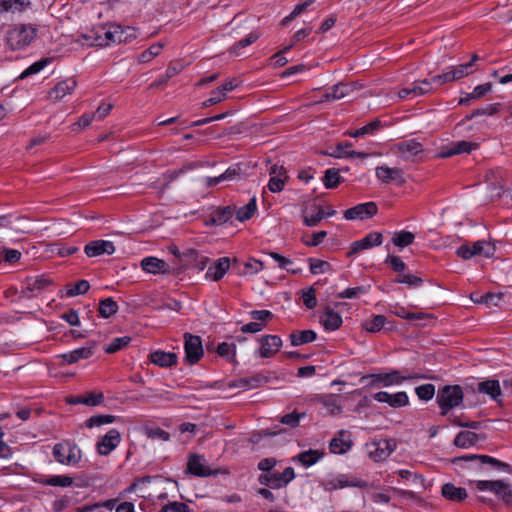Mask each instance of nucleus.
I'll return each mask as SVG.
<instances>
[{"label":"nucleus","mask_w":512,"mask_h":512,"mask_svg":"<svg viewBox=\"0 0 512 512\" xmlns=\"http://www.w3.org/2000/svg\"><path fill=\"white\" fill-rule=\"evenodd\" d=\"M323 454V452L318 450L310 449L308 451L301 452L295 459H297L303 466L309 467L318 462L322 458Z\"/></svg>","instance_id":"nucleus-41"},{"label":"nucleus","mask_w":512,"mask_h":512,"mask_svg":"<svg viewBox=\"0 0 512 512\" xmlns=\"http://www.w3.org/2000/svg\"><path fill=\"white\" fill-rule=\"evenodd\" d=\"M442 496L454 502H461L467 498V492L464 488L456 487L452 483H446L441 489Z\"/></svg>","instance_id":"nucleus-34"},{"label":"nucleus","mask_w":512,"mask_h":512,"mask_svg":"<svg viewBox=\"0 0 512 512\" xmlns=\"http://www.w3.org/2000/svg\"><path fill=\"white\" fill-rule=\"evenodd\" d=\"M309 268L310 272L312 274H324L329 271H331L332 267L331 264L327 261L316 259V258H309Z\"/></svg>","instance_id":"nucleus-49"},{"label":"nucleus","mask_w":512,"mask_h":512,"mask_svg":"<svg viewBox=\"0 0 512 512\" xmlns=\"http://www.w3.org/2000/svg\"><path fill=\"white\" fill-rule=\"evenodd\" d=\"M376 177L383 183L394 181L398 185L405 184L403 172L400 168H390L388 166H378L375 170Z\"/></svg>","instance_id":"nucleus-23"},{"label":"nucleus","mask_w":512,"mask_h":512,"mask_svg":"<svg viewBox=\"0 0 512 512\" xmlns=\"http://www.w3.org/2000/svg\"><path fill=\"white\" fill-rule=\"evenodd\" d=\"M178 357L173 352L155 351L150 354V361L160 367H171L177 364Z\"/></svg>","instance_id":"nucleus-32"},{"label":"nucleus","mask_w":512,"mask_h":512,"mask_svg":"<svg viewBox=\"0 0 512 512\" xmlns=\"http://www.w3.org/2000/svg\"><path fill=\"white\" fill-rule=\"evenodd\" d=\"M145 434L150 439H158L161 441H168L170 439L169 433L159 427L146 428Z\"/></svg>","instance_id":"nucleus-60"},{"label":"nucleus","mask_w":512,"mask_h":512,"mask_svg":"<svg viewBox=\"0 0 512 512\" xmlns=\"http://www.w3.org/2000/svg\"><path fill=\"white\" fill-rule=\"evenodd\" d=\"M315 0H306L303 3L296 5L293 11L282 20V25H287L291 20L296 18L298 15L303 13L310 5H312Z\"/></svg>","instance_id":"nucleus-58"},{"label":"nucleus","mask_w":512,"mask_h":512,"mask_svg":"<svg viewBox=\"0 0 512 512\" xmlns=\"http://www.w3.org/2000/svg\"><path fill=\"white\" fill-rule=\"evenodd\" d=\"M209 262V258L201 255L197 250L188 248L181 254V265L183 268L193 266L196 269L202 271L206 268Z\"/></svg>","instance_id":"nucleus-13"},{"label":"nucleus","mask_w":512,"mask_h":512,"mask_svg":"<svg viewBox=\"0 0 512 512\" xmlns=\"http://www.w3.org/2000/svg\"><path fill=\"white\" fill-rule=\"evenodd\" d=\"M90 46L105 47L112 44L113 25L98 26L83 34Z\"/></svg>","instance_id":"nucleus-9"},{"label":"nucleus","mask_w":512,"mask_h":512,"mask_svg":"<svg viewBox=\"0 0 512 512\" xmlns=\"http://www.w3.org/2000/svg\"><path fill=\"white\" fill-rule=\"evenodd\" d=\"M202 460L203 457L200 455H190L187 463V473L198 477H208L215 475L216 472L212 471L208 466H206Z\"/></svg>","instance_id":"nucleus-26"},{"label":"nucleus","mask_w":512,"mask_h":512,"mask_svg":"<svg viewBox=\"0 0 512 512\" xmlns=\"http://www.w3.org/2000/svg\"><path fill=\"white\" fill-rule=\"evenodd\" d=\"M496 247L492 242L479 240L472 243H465L457 248L456 254L458 257L468 260L474 256H483L491 258L494 256Z\"/></svg>","instance_id":"nucleus-5"},{"label":"nucleus","mask_w":512,"mask_h":512,"mask_svg":"<svg viewBox=\"0 0 512 512\" xmlns=\"http://www.w3.org/2000/svg\"><path fill=\"white\" fill-rule=\"evenodd\" d=\"M479 438V435L475 432L461 431L456 435L453 443L459 448H469L475 445Z\"/></svg>","instance_id":"nucleus-36"},{"label":"nucleus","mask_w":512,"mask_h":512,"mask_svg":"<svg viewBox=\"0 0 512 512\" xmlns=\"http://www.w3.org/2000/svg\"><path fill=\"white\" fill-rule=\"evenodd\" d=\"M313 214L307 215V208L303 209V223L308 227L316 226L323 218H325V211L318 205H312Z\"/></svg>","instance_id":"nucleus-38"},{"label":"nucleus","mask_w":512,"mask_h":512,"mask_svg":"<svg viewBox=\"0 0 512 512\" xmlns=\"http://www.w3.org/2000/svg\"><path fill=\"white\" fill-rule=\"evenodd\" d=\"M386 318L383 315H375L372 319L363 323V328L370 333L379 332L385 325Z\"/></svg>","instance_id":"nucleus-50"},{"label":"nucleus","mask_w":512,"mask_h":512,"mask_svg":"<svg viewBox=\"0 0 512 512\" xmlns=\"http://www.w3.org/2000/svg\"><path fill=\"white\" fill-rule=\"evenodd\" d=\"M373 398L381 403H386L392 408H400L409 404V397L406 392H397L390 394L386 391H380L374 394Z\"/></svg>","instance_id":"nucleus-16"},{"label":"nucleus","mask_w":512,"mask_h":512,"mask_svg":"<svg viewBox=\"0 0 512 512\" xmlns=\"http://www.w3.org/2000/svg\"><path fill=\"white\" fill-rule=\"evenodd\" d=\"M414 240L415 235L412 232L406 230L394 232L391 239L392 243L399 248H405L411 245Z\"/></svg>","instance_id":"nucleus-39"},{"label":"nucleus","mask_w":512,"mask_h":512,"mask_svg":"<svg viewBox=\"0 0 512 512\" xmlns=\"http://www.w3.org/2000/svg\"><path fill=\"white\" fill-rule=\"evenodd\" d=\"M130 342L131 338L128 336L114 338L112 342L105 347L104 350L108 354H113L128 346Z\"/></svg>","instance_id":"nucleus-53"},{"label":"nucleus","mask_w":512,"mask_h":512,"mask_svg":"<svg viewBox=\"0 0 512 512\" xmlns=\"http://www.w3.org/2000/svg\"><path fill=\"white\" fill-rule=\"evenodd\" d=\"M337 400L338 396L334 394H326L318 398V401L322 403L331 414H339L342 411V406Z\"/></svg>","instance_id":"nucleus-43"},{"label":"nucleus","mask_w":512,"mask_h":512,"mask_svg":"<svg viewBox=\"0 0 512 512\" xmlns=\"http://www.w3.org/2000/svg\"><path fill=\"white\" fill-rule=\"evenodd\" d=\"M259 36L260 35L257 32H251L246 38L238 41L233 46H231L229 48V52L231 54L238 55V51L241 48H245V47L251 45L252 43H254L259 38Z\"/></svg>","instance_id":"nucleus-55"},{"label":"nucleus","mask_w":512,"mask_h":512,"mask_svg":"<svg viewBox=\"0 0 512 512\" xmlns=\"http://www.w3.org/2000/svg\"><path fill=\"white\" fill-rule=\"evenodd\" d=\"M305 417V413L292 412L281 417L280 422L290 427H297L300 419Z\"/></svg>","instance_id":"nucleus-62"},{"label":"nucleus","mask_w":512,"mask_h":512,"mask_svg":"<svg viewBox=\"0 0 512 512\" xmlns=\"http://www.w3.org/2000/svg\"><path fill=\"white\" fill-rule=\"evenodd\" d=\"M317 334L313 330L294 331L290 334L291 344L299 346L316 340Z\"/></svg>","instance_id":"nucleus-37"},{"label":"nucleus","mask_w":512,"mask_h":512,"mask_svg":"<svg viewBox=\"0 0 512 512\" xmlns=\"http://www.w3.org/2000/svg\"><path fill=\"white\" fill-rule=\"evenodd\" d=\"M419 378V376L415 374H408V375H402V373L399 370H392L388 373H377V374H370L365 375L361 378V381H365L367 379H370V386L376 387L379 385H383L385 387L391 386V385H398L406 380L416 379Z\"/></svg>","instance_id":"nucleus-6"},{"label":"nucleus","mask_w":512,"mask_h":512,"mask_svg":"<svg viewBox=\"0 0 512 512\" xmlns=\"http://www.w3.org/2000/svg\"><path fill=\"white\" fill-rule=\"evenodd\" d=\"M118 304L112 298H106L99 303V314L103 318H109L118 311Z\"/></svg>","instance_id":"nucleus-48"},{"label":"nucleus","mask_w":512,"mask_h":512,"mask_svg":"<svg viewBox=\"0 0 512 512\" xmlns=\"http://www.w3.org/2000/svg\"><path fill=\"white\" fill-rule=\"evenodd\" d=\"M37 36V28L32 24H17L6 33V43L18 50L28 46Z\"/></svg>","instance_id":"nucleus-1"},{"label":"nucleus","mask_w":512,"mask_h":512,"mask_svg":"<svg viewBox=\"0 0 512 512\" xmlns=\"http://www.w3.org/2000/svg\"><path fill=\"white\" fill-rule=\"evenodd\" d=\"M235 213V209L231 206L218 207L213 210L208 219L205 220V225H222L227 223Z\"/></svg>","instance_id":"nucleus-28"},{"label":"nucleus","mask_w":512,"mask_h":512,"mask_svg":"<svg viewBox=\"0 0 512 512\" xmlns=\"http://www.w3.org/2000/svg\"><path fill=\"white\" fill-rule=\"evenodd\" d=\"M436 400L441 410V415L445 416L451 409L462 403V388L459 385H446L438 390Z\"/></svg>","instance_id":"nucleus-3"},{"label":"nucleus","mask_w":512,"mask_h":512,"mask_svg":"<svg viewBox=\"0 0 512 512\" xmlns=\"http://www.w3.org/2000/svg\"><path fill=\"white\" fill-rule=\"evenodd\" d=\"M260 356L263 358L273 357L282 346V339L277 335H265L260 339Z\"/></svg>","instance_id":"nucleus-24"},{"label":"nucleus","mask_w":512,"mask_h":512,"mask_svg":"<svg viewBox=\"0 0 512 512\" xmlns=\"http://www.w3.org/2000/svg\"><path fill=\"white\" fill-rule=\"evenodd\" d=\"M378 211L377 205L374 202H366L358 204L344 212V217L347 220L366 219L374 216Z\"/></svg>","instance_id":"nucleus-14"},{"label":"nucleus","mask_w":512,"mask_h":512,"mask_svg":"<svg viewBox=\"0 0 512 512\" xmlns=\"http://www.w3.org/2000/svg\"><path fill=\"white\" fill-rule=\"evenodd\" d=\"M53 456L60 464L75 466L81 461L82 452L75 443L62 441L54 445Z\"/></svg>","instance_id":"nucleus-4"},{"label":"nucleus","mask_w":512,"mask_h":512,"mask_svg":"<svg viewBox=\"0 0 512 512\" xmlns=\"http://www.w3.org/2000/svg\"><path fill=\"white\" fill-rule=\"evenodd\" d=\"M415 393L420 400L429 401L435 395V386L430 383L417 386Z\"/></svg>","instance_id":"nucleus-56"},{"label":"nucleus","mask_w":512,"mask_h":512,"mask_svg":"<svg viewBox=\"0 0 512 512\" xmlns=\"http://www.w3.org/2000/svg\"><path fill=\"white\" fill-rule=\"evenodd\" d=\"M357 89L356 83L351 84H344L339 83L336 85H333L329 90L325 92L322 99L318 101V103L324 102V101H331V100H340L344 97L349 96L351 92Z\"/></svg>","instance_id":"nucleus-22"},{"label":"nucleus","mask_w":512,"mask_h":512,"mask_svg":"<svg viewBox=\"0 0 512 512\" xmlns=\"http://www.w3.org/2000/svg\"><path fill=\"white\" fill-rule=\"evenodd\" d=\"M163 49L162 43H155L151 45L147 50L143 51L139 57V63H147L151 61L154 57L158 56Z\"/></svg>","instance_id":"nucleus-52"},{"label":"nucleus","mask_w":512,"mask_h":512,"mask_svg":"<svg viewBox=\"0 0 512 512\" xmlns=\"http://www.w3.org/2000/svg\"><path fill=\"white\" fill-rule=\"evenodd\" d=\"M470 68L471 64H460L458 66L451 67L450 72L453 81L459 80L463 77L470 75L472 73Z\"/></svg>","instance_id":"nucleus-59"},{"label":"nucleus","mask_w":512,"mask_h":512,"mask_svg":"<svg viewBox=\"0 0 512 512\" xmlns=\"http://www.w3.org/2000/svg\"><path fill=\"white\" fill-rule=\"evenodd\" d=\"M383 242V235L380 232H370L363 239L355 241L351 244L350 251L347 256L357 254L362 250L370 249L375 246H380Z\"/></svg>","instance_id":"nucleus-10"},{"label":"nucleus","mask_w":512,"mask_h":512,"mask_svg":"<svg viewBox=\"0 0 512 512\" xmlns=\"http://www.w3.org/2000/svg\"><path fill=\"white\" fill-rule=\"evenodd\" d=\"M452 462H475L477 463L475 469L483 474H487V472L490 470H501L508 473L511 472V467L509 464L488 455H465L455 457Z\"/></svg>","instance_id":"nucleus-2"},{"label":"nucleus","mask_w":512,"mask_h":512,"mask_svg":"<svg viewBox=\"0 0 512 512\" xmlns=\"http://www.w3.org/2000/svg\"><path fill=\"white\" fill-rule=\"evenodd\" d=\"M380 126H381L380 120L376 119V120L368 123L367 125L359 128V129H356L353 132H349L348 135L351 137H355V138L364 136L366 134L372 133L373 131L377 130Z\"/></svg>","instance_id":"nucleus-57"},{"label":"nucleus","mask_w":512,"mask_h":512,"mask_svg":"<svg viewBox=\"0 0 512 512\" xmlns=\"http://www.w3.org/2000/svg\"><path fill=\"white\" fill-rule=\"evenodd\" d=\"M140 266L147 273L162 275H168L171 273V268L168 263L153 256L142 259Z\"/></svg>","instance_id":"nucleus-19"},{"label":"nucleus","mask_w":512,"mask_h":512,"mask_svg":"<svg viewBox=\"0 0 512 512\" xmlns=\"http://www.w3.org/2000/svg\"><path fill=\"white\" fill-rule=\"evenodd\" d=\"M30 5L29 0H0L2 11H24Z\"/></svg>","instance_id":"nucleus-46"},{"label":"nucleus","mask_w":512,"mask_h":512,"mask_svg":"<svg viewBox=\"0 0 512 512\" xmlns=\"http://www.w3.org/2000/svg\"><path fill=\"white\" fill-rule=\"evenodd\" d=\"M478 147L477 143L469 142V141H457L450 144L448 148L441 152V158H449L454 155L462 154V153H470L472 150H475Z\"/></svg>","instance_id":"nucleus-29"},{"label":"nucleus","mask_w":512,"mask_h":512,"mask_svg":"<svg viewBox=\"0 0 512 512\" xmlns=\"http://www.w3.org/2000/svg\"><path fill=\"white\" fill-rule=\"evenodd\" d=\"M95 348L94 342H88L86 346L75 349L71 352L60 354L57 357L62 359L65 364H74L81 359H88L93 355Z\"/></svg>","instance_id":"nucleus-20"},{"label":"nucleus","mask_w":512,"mask_h":512,"mask_svg":"<svg viewBox=\"0 0 512 512\" xmlns=\"http://www.w3.org/2000/svg\"><path fill=\"white\" fill-rule=\"evenodd\" d=\"M161 512H190V509L187 504L174 501L164 505Z\"/></svg>","instance_id":"nucleus-64"},{"label":"nucleus","mask_w":512,"mask_h":512,"mask_svg":"<svg viewBox=\"0 0 512 512\" xmlns=\"http://www.w3.org/2000/svg\"><path fill=\"white\" fill-rule=\"evenodd\" d=\"M373 449L369 451L375 461L386 459L395 449L396 443L392 439H384L371 444Z\"/></svg>","instance_id":"nucleus-25"},{"label":"nucleus","mask_w":512,"mask_h":512,"mask_svg":"<svg viewBox=\"0 0 512 512\" xmlns=\"http://www.w3.org/2000/svg\"><path fill=\"white\" fill-rule=\"evenodd\" d=\"M323 184L327 189H334L341 182L342 177L339 174V171L335 168H329L325 171L323 177Z\"/></svg>","instance_id":"nucleus-47"},{"label":"nucleus","mask_w":512,"mask_h":512,"mask_svg":"<svg viewBox=\"0 0 512 512\" xmlns=\"http://www.w3.org/2000/svg\"><path fill=\"white\" fill-rule=\"evenodd\" d=\"M392 152L401 156L403 159L408 160L423 152V146L420 142L410 139L396 143L392 147Z\"/></svg>","instance_id":"nucleus-11"},{"label":"nucleus","mask_w":512,"mask_h":512,"mask_svg":"<svg viewBox=\"0 0 512 512\" xmlns=\"http://www.w3.org/2000/svg\"><path fill=\"white\" fill-rule=\"evenodd\" d=\"M270 180L268 182V189L272 193L281 192L284 189L285 183L288 179L287 171L283 166L272 165L269 170Z\"/></svg>","instance_id":"nucleus-15"},{"label":"nucleus","mask_w":512,"mask_h":512,"mask_svg":"<svg viewBox=\"0 0 512 512\" xmlns=\"http://www.w3.org/2000/svg\"><path fill=\"white\" fill-rule=\"evenodd\" d=\"M256 209H257L256 198L252 197L245 206L239 208L236 211L237 220L243 222V221L250 219L256 212Z\"/></svg>","instance_id":"nucleus-45"},{"label":"nucleus","mask_w":512,"mask_h":512,"mask_svg":"<svg viewBox=\"0 0 512 512\" xmlns=\"http://www.w3.org/2000/svg\"><path fill=\"white\" fill-rule=\"evenodd\" d=\"M84 252L88 257H97L103 254L112 255L115 252V246L111 241L95 240L86 244Z\"/></svg>","instance_id":"nucleus-21"},{"label":"nucleus","mask_w":512,"mask_h":512,"mask_svg":"<svg viewBox=\"0 0 512 512\" xmlns=\"http://www.w3.org/2000/svg\"><path fill=\"white\" fill-rule=\"evenodd\" d=\"M338 434L340 437L332 439L329 448L334 454H343L351 448L352 443L341 438L345 434V431L341 430Z\"/></svg>","instance_id":"nucleus-44"},{"label":"nucleus","mask_w":512,"mask_h":512,"mask_svg":"<svg viewBox=\"0 0 512 512\" xmlns=\"http://www.w3.org/2000/svg\"><path fill=\"white\" fill-rule=\"evenodd\" d=\"M120 433L116 429L109 430L103 437L97 442L96 448L100 455L110 454L120 443Z\"/></svg>","instance_id":"nucleus-17"},{"label":"nucleus","mask_w":512,"mask_h":512,"mask_svg":"<svg viewBox=\"0 0 512 512\" xmlns=\"http://www.w3.org/2000/svg\"><path fill=\"white\" fill-rule=\"evenodd\" d=\"M184 339L185 362L189 365H194L200 361L204 354L202 339L200 336L190 333H185Z\"/></svg>","instance_id":"nucleus-8"},{"label":"nucleus","mask_w":512,"mask_h":512,"mask_svg":"<svg viewBox=\"0 0 512 512\" xmlns=\"http://www.w3.org/2000/svg\"><path fill=\"white\" fill-rule=\"evenodd\" d=\"M323 487L326 491H333L345 487L365 488L367 487V483L357 478L349 480L346 475L340 474L332 479L324 481Z\"/></svg>","instance_id":"nucleus-12"},{"label":"nucleus","mask_w":512,"mask_h":512,"mask_svg":"<svg viewBox=\"0 0 512 512\" xmlns=\"http://www.w3.org/2000/svg\"><path fill=\"white\" fill-rule=\"evenodd\" d=\"M269 381V378L262 374H255L251 377L241 378L235 381L231 387H242L247 389H254L262 387Z\"/></svg>","instance_id":"nucleus-33"},{"label":"nucleus","mask_w":512,"mask_h":512,"mask_svg":"<svg viewBox=\"0 0 512 512\" xmlns=\"http://www.w3.org/2000/svg\"><path fill=\"white\" fill-rule=\"evenodd\" d=\"M321 323L326 330L334 331L341 326L342 317L328 306L325 308V315L321 319Z\"/></svg>","instance_id":"nucleus-35"},{"label":"nucleus","mask_w":512,"mask_h":512,"mask_svg":"<svg viewBox=\"0 0 512 512\" xmlns=\"http://www.w3.org/2000/svg\"><path fill=\"white\" fill-rule=\"evenodd\" d=\"M477 390L480 393L489 395L493 400L501 402V387L498 380L491 379L479 382L477 384Z\"/></svg>","instance_id":"nucleus-30"},{"label":"nucleus","mask_w":512,"mask_h":512,"mask_svg":"<svg viewBox=\"0 0 512 512\" xmlns=\"http://www.w3.org/2000/svg\"><path fill=\"white\" fill-rule=\"evenodd\" d=\"M499 107H500V104L495 103V104L487 105L483 108L476 109L471 114L467 115L464 120L469 121L478 116L494 115L495 113H497L499 111Z\"/></svg>","instance_id":"nucleus-54"},{"label":"nucleus","mask_w":512,"mask_h":512,"mask_svg":"<svg viewBox=\"0 0 512 512\" xmlns=\"http://www.w3.org/2000/svg\"><path fill=\"white\" fill-rule=\"evenodd\" d=\"M258 481L261 485L267 486L272 489H280L283 486L280 480L279 472H270L259 475Z\"/></svg>","instance_id":"nucleus-40"},{"label":"nucleus","mask_w":512,"mask_h":512,"mask_svg":"<svg viewBox=\"0 0 512 512\" xmlns=\"http://www.w3.org/2000/svg\"><path fill=\"white\" fill-rule=\"evenodd\" d=\"M134 29L131 27L122 28L120 25H113L112 43L127 42L135 37Z\"/></svg>","instance_id":"nucleus-42"},{"label":"nucleus","mask_w":512,"mask_h":512,"mask_svg":"<svg viewBox=\"0 0 512 512\" xmlns=\"http://www.w3.org/2000/svg\"><path fill=\"white\" fill-rule=\"evenodd\" d=\"M50 283L49 279L45 276L28 277L25 280V286L21 291V294L25 298H32L39 294L46 286Z\"/></svg>","instance_id":"nucleus-18"},{"label":"nucleus","mask_w":512,"mask_h":512,"mask_svg":"<svg viewBox=\"0 0 512 512\" xmlns=\"http://www.w3.org/2000/svg\"><path fill=\"white\" fill-rule=\"evenodd\" d=\"M115 420L116 416L114 415H94L85 421V426L87 428H93L95 426L113 423Z\"/></svg>","instance_id":"nucleus-51"},{"label":"nucleus","mask_w":512,"mask_h":512,"mask_svg":"<svg viewBox=\"0 0 512 512\" xmlns=\"http://www.w3.org/2000/svg\"><path fill=\"white\" fill-rule=\"evenodd\" d=\"M77 86L74 78H68L57 83L49 92V97L54 101H59L67 94H72Z\"/></svg>","instance_id":"nucleus-27"},{"label":"nucleus","mask_w":512,"mask_h":512,"mask_svg":"<svg viewBox=\"0 0 512 512\" xmlns=\"http://www.w3.org/2000/svg\"><path fill=\"white\" fill-rule=\"evenodd\" d=\"M73 483V478L64 475L51 476L47 484L51 486L69 487Z\"/></svg>","instance_id":"nucleus-63"},{"label":"nucleus","mask_w":512,"mask_h":512,"mask_svg":"<svg viewBox=\"0 0 512 512\" xmlns=\"http://www.w3.org/2000/svg\"><path fill=\"white\" fill-rule=\"evenodd\" d=\"M352 147V143L345 142V143H338L335 148L328 153V155L335 157V158H341V157H349V150Z\"/></svg>","instance_id":"nucleus-61"},{"label":"nucleus","mask_w":512,"mask_h":512,"mask_svg":"<svg viewBox=\"0 0 512 512\" xmlns=\"http://www.w3.org/2000/svg\"><path fill=\"white\" fill-rule=\"evenodd\" d=\"M230 267V260L228 257L218 259L214 266L208 268L206 278L213 281H219L225 275Z\"/></svg>","instance_id":"nucleus-31"},{"label":"nucleus","mask_w":512,"mask_h":512,"mask_svg":"<svg viewBox=\"0 0 512 512\" xmlns=\"http://www.w3.org/2000/svg\"><path fill=\"white\" fill-rule=\"evenodd\" d=\"M478 491H490L500 498L506 505L512 507V487L502 480H479L475 481Z\"/></svg>","instance_id":"nucleus-7"}]
</instances>
